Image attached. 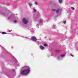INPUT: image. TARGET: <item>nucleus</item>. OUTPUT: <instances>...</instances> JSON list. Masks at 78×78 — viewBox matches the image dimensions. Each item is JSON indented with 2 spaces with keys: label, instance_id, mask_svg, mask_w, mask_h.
I'll list each match as a JSON object with an SVG mask.
<instances>
[{
  "label": "nucleus",
  "instance_id": "17",
  "mask_svg": "<svg viewBox=\"0 0 78 78\" xmlns=\"http://www.w3.org/2000/svg\"><path fill=\"white\" fill-rule=\"evenodd\" d=\"M34 12H36V10L35 9H34Z\"/></svg>",
  "mask_w": 78,
  "mask_h": 78
},
{
  "label": "nucleus",
  "instance_id": "18",
  "mask_svg": "<svg viewBox=\"0 0 78 78\" xmlns=\"http://www.w3.org/2000/svg\"><path fill=\"white\" fill-rule=\"evenodd\" d=\"M65 56V55H61V57H62V58L63 57H64V56Z\"/></svg>",
  "mask_w": 78,
  "mask_h": 78
},
{
  "label": "nucleus",
  "instance_id": "9",
  "mask_svg": "<svg viewBox=\"0 0 78 78\" xmlns=\"http://www.w3.org/2000/svg\"><path fill=\"white\" fill-rule=\"evenodd\" d=\"M14 17V15L12 14L10 16L8 17V19H11L12 18Z\"/></svg>",
  "mask_w": 78,
  "mask_h": 78
},
{
  "label": "nucleus",
  "instance_id": "4",
  "mask_svg": "<svg viewBox=\"0 0 78 78\" xmlns=\"http://www.w3.org/2000/svg\"><path fill=\"white\" fill-rule=\"evenodd\" d=\"M0 14H1L2 16H5L6 17H7L8 15V14H5L4 13H3L2 12H0Z\"/></svg>",
  "mask_w": 78,
  "mask_h": 78
},
{
  "label": "nucleus",
  "instance_id": "32",
  "mask_svg": "<svg viewBox=\"0 0 78 78\" xmlns=\"http://www.w3.org/2000/svg\"><path fill=\"white\" fill-rule=\"evenodd\" d=\"M55 17H58V15L55 16Z\"/></svg>",
  "mask_w": 78,
  "mask_h": 78
},
{
  "label": "nucleus",
  "instance_id": "33",
  "mask_svg": "<svg viewBox=\"0 0 78 78\" xmlns=\"http://www.w3.org/2000/svg\"><path fill=\"white\" fill-rule=\"evenodd\" d=\"M77 36H78V33L77 34Z\"/></svg>",
  "mask_w": 78,
  "mask_h": 78
},
{
  "label": "nucleus",
  "instance_id": "21",
  "mask_svg": "<svg viewBox=\"0 0 78 78\" xmlns=\"http://www.w3.org/2000/svg\"><path fill=\"white\" fill-rule=\"evenodd\" d=\"M63 23L64 24H66V21H64L63 22Z\"/></svg>",
  "mask_w": 78,
  "mask_h": 78
},
{
  "label": "nucleus",
  "instance_id": "31",
  "mask_svg": "<svg viewBox=\"0 0 78 78\" xmlns=\"http://www.w3.org/2000/svg\"><path fill=\"white\" fill-rule=\"evenodd\" d=\"M16 61V62H17V60H16V59H15V61Z\"/></svg>",
  "mask_w": 78,
  "mask_h": 78
},
{
  "label": "nucleus",
  "instance_id": "6",
  "mask_svg": "<svg viewBox=\"0 0 78 78\" xmlns=\"http://www.w3.org/2000/svg\"><path fill=\"white\" fill-rule=\"evenodd\" d=\"M31 40L33 41H37L36 38L34 36H33L31 37Z\"/></svg>",
  "mask_w": 78,
  "mask_h": 78
},
{
  "label": "nucleus",
  "instance_id": "28",
  "mask_svg": "<svg viewBox=\"0 0 78 78\" xmlns=\"http://www.w3.org/2000/svg\"><path fill=\"white\" fill-rule=\"evenodd\" d=\"M36 19H37L36 18H35L34 19V20H36Z\"/></svg>",
  "mask_w": 78,
  "mask_h": 78
},
{
  "label": "nucleus",
  "instance_id": "23",
  "mask_svg": "<svg viewBox=\"0 0 78 78\" xmlns=\"http://www.w3.org/2000/svg\"><path fill=\"white\" fill-rule=\"evenodd\" d=\"M72 9H73V10H74L75 9V8H74V7H72Z\"/></svg>",
  "mask_w": 78,
  "mask_h": 78
},
{
  "label": "nucleus",
  "instance_id": "1",
  "mask_svg": "<svg viewBox=\"0 0 78 78\" xmlns=\"http://www.w3.org/2000/svg\"><path fill=\"white\" fill-rule=\"evenodd\" d=\"M12 72L13 73H11L9 71L6 72V75L9 78H13L14 76L16 75V71L14 69H13Z\"/></svg>",
  "mask_w": 78,
  "mask_h": 78
},
{
  "label": "nucleus",
  "instance_id": "19",
  "mask_svg": "<svg viewBox=\"0 0 78 78\" xmlns=\"http://www.w3.org/2000/svg\"><path fill=\"white\" fill-rule=\"evenodd\" d=\"M51 11L52 12L55 11H56V10L55 9H51Z\"/></svg>",
  "mask_w": 78,
  "mask_h": 78
},
{
  "label": "nucleus",
  "instance_id": "34",
  "mask_svg": "<svg viewBox=\"0 0 78 78\" xmlns=\"http://www.w3.org/2000/svg\"><path fill=\"white\" fill-rule=\"evenodd\" d=\"M17 63H17V62H16V63L17 64Z\"/></svg>",
  "mask_w": 78,
  "mask_h": 78
},
{
  "label": "nucleus",
  "instance_id": "35",
  "mask_svg": "<svg viewBox=\"0 0 78 78\" xmlns=\"http://www.w3.org/2000/svg\"><path fill=\"white\" fill-rule=\"evenodd\" d=\"M11 31H12V30H11Z\"/></svg>",
  "mask_w": 78,
  "mask_h": 78
},
{
  "label": "nucleus",
  "instance_id": "22",
  "mask_svg": "<svg viewBox=\"0 0 78 78\" xmlns=\"http://www.w3.org/2000/svg\"><path fill=\"white\" fill-rule=\"evenodd\" d=\"M53 29H55V26L54 25L53 26Z\"/></svg>",
  "mask_w": 78,
  "mask_h": 78
},
{
  "label": "nucleus",
  "instance_id": "20",
  "mask_svg": "<svg viewBox=\"0 0 78 78\" xmlns=\"http://www.w3.org/2000/svg\"><path fill=\"white\" fill-rule=\"evenodd\" d=\"M2 34H7V33L5 32H2Z\"/></svg>",
  "mask_w": 78,
  "mask_h": 78
},
{
  "label": "nucleus",
  "instance_id": "16",
  "mask_svg": "<svg viewBox=\"0 0 78 78\" xmlns=\"http://www.w3.org/2000/svg\"><path fill=\"white\" fill-rule=\"evenodd\" d=\"M58 59V60H60V59H61V57H58L57 58Z\"/></svg>",
  "mask_w": 78,
  "mask_h": 78
},
{
  "label": "nucleus",
  "instance_id": "26",
  "mask_svg": "<svg viewBox=\"0 0 78 78\" xmlns=\"http://www.w3.org/2000/svg\"><path fill=\"white\" fill-rule=\"evenodd\" d=\"M37 26V28H39V27H38V26H39V24H38Z\"/></svg>",
  "mask_w": 78,
  "mask_h": 78
},
{
  "label": "nucleus",
  "instance_id": "24",
  "mask_svg": "<svg viewBox=\"0 0 78 78\" xmlns=\"http://www.w3.org/2000/svg\"><path fill=\"white\" fill-rule=\"evenodd\" d=\"M14 23H16V22H17V21L16 20H15L14 21Z\"/></svg>",
  "mask_w": 78,
  "mask_h": 78
},
{
  "label": "nucleus",
  "instance_id": "11",
  "mask_svg": "<svg viewBox=\"0 0 78 78\" xmlns=\"http://www.w3.org/2000/svg\"><path fill=\"white\" fill-rule=\"evenodd\" d=\"M40 48L41 49V50H44L45 48L44 47H43V46H40Z\"/></svg>",
  "mask_w": 78,
  "mask_h": 78
},
{
  "label": "nucleus",
  "instance_id": "30",
  "mask_svg": "<svg viewBox=\"0 0 78 78\" xmlns=\"http://www.w3.org/2000/svg\"><path fill=\"white\" fill-rule=\"evenodd\" d=\"M39 17H40V16H41V15L39 14L38 15Z\"/></svg>",
  "mask_w": 78,
  "mask_h": 78
},
{
  "label": "nucleus",
  "instance_id": "25",
  "mask_svg": "<svg viewBox=\"0 0 78 78\" xmlns=\"http://www.w3.org/2000/svg\"><path fill=\"white\" fill-rule=\"evenodd\" d=\"M70 55L71 56L73 57V55H71V54H70Z\"/></svg>",
  "mask_w": 78,
  "mask_h": 78
},
{
  "label": "nucleus",
  "instance_id": "13",
  "mask_svg": "<svg viewBox=\"0 0 78 78\" xmlns=\"http://www.w3.org/2000/svg\"><path fill=\"white\" fill-rule=\"evenodd\" d=\"M28 5L29 6H30V7H31V6H32V3H29Z\"/></svg>",
  "mask_w": 78,
  "mask_h": 78
},
{
  "label": "nucleus",
  "instance_id": "3",
  "mask_svg": "<svg viewBox=\"0 0 78 78\" xmlns=\"http://www.w3.org/2000/svg\"><path fill=\"white\" fill-rule=\"evenodd\" d=\"M23 22L24 23V24H27L28 22L25 18H23Z\"/></svg>",
  "mask_w": 78,
  "mask_h": 78
},
{
  "label": "nucleus",
  "instance_id": "27",
  "mask_svg": "<svg viewBox=\"0 0 78 78\" xmlns=\"http://www.w3.org/2000/svg\"><path fill=\"white\" fill-rule=\"evenodd\" d=\"M35 4H36V5H37V3L36 2H35Z\"/></svg>",
  "mask_w": 78,
  "mask_h": 78
},
{
  "label": "nucleus",
  "instance_id": "12",
  "mask_svg": "<svg viewBox=\"0 0 78 78\" xmlns=\"http://www.w3.org/2000/svg\"><path fill=\"white\" fill-rule=\"evenodd\" d=\"M30 31H32V33H34V30L33 29H31L30 30Z\"/></svg>",
  "mask_w": 78,
  "mask_h": 78
},
{
  "label": "nucleus",
  "instance_id": "5",
  "mask_svg": "<svg viewBox=\"0 0 78 78\" xmlns=\"http://www.w3.org/2000/svg\"><path fill=\"white\" fill-rule=\"evenodd\" d=\"M39 23V25H43V20H40Z\"/></svg>",
  "mask_w": 78,
  "mask_h": 78
},
{
  "label": "nucleus",
  "instance_id": "29",
  "mask_svg": "<svg viewBox=\"0 0 78 78\" xmlns=\"http://www.w3.org/2000/svg\"><path fill=\"white\" fill-rule=\"evenodd\" d=\"M53 5L54 6H55L56 5V4H54Z\"/></svg>",
  "mask_w": 78,
  "mask_h": 78
},
{
  "label": "nucleus",
  "instance_id": "14",
  "mask_svg": "<svg viewBox=\"0 0 78 78\" xmlns=\"http://www.w3.org/2000/svg\"><path fill=\"white\" fill-rule=\"evenodd\" d=\"M44 47H47L48 46V44H44Z\"/></svg>",
  "mask_w": 78,
  "mask_h": 78
},
{
  "label": "nucleus",
  "instance_id": "7",
  "mask_svg": "<svg viewBox=\"0 0 78 78\" xmlns=\"http://www.w3.org/2000/svg\"><path fill=\"white\" fill-rule=\"evenodd\" d=\"M55 11L56 13H57V14H58V13H59V12H61V9H58L57 10H55Z\"/></svg>",
  "mask_w": 78,
  "mask_h": 78
},
{
  "label": "nucleus",
  "instance_id": "10",
  "mask_svg": "<svg viewBox=\"0 0 78 78\" xmlns=\"http://www.w3.org/2000/svg\"><path fill=\"white\" fill-rule=\"evenodd\" d=\"M2 49V52L3 53H5V51H6V50H5V49L4 48H3V47L1 46Z\"/></svg>",
  "mask_w": 78,
  "mask_h": 78
},
{
  "label": "nucleus",
  "instance_id": "15",
  "mask_svg": "<svg viewBox=\"0 0 78 78\" xmlns=\"http://www.w3.org/2000/svg\"><path fill=\"white\" fill-rule=\"evenodd\" d=\"M58 2L59 3H62V0H58Z\"/></svg>",
  "mask_w": 78,
  "mask_h": 78
},
{
  "label": "nucleus",
  "instance_id": "8",
  "mask_svg": "<svg viewBox=\"0 0 78 78\" xmlns=\"http://www.w3.org/2000/svg\"><path fill=\"white\" fill-rule=\"evenodd\" d=\"M55 53H61L62 51V50H56L55 51Z\"/></svg>",
  "mask_w": 78,
  "mask_h": 78
},
{
  "label": "nucleus",
  "instance_id": "2",
  "mask_svg": "<svg viewBox=\"0 0 78 78\" xmlns=\"http://www.w3.org/2000/svg\"><path fill=\"white\" fill-rule=\"evenodd\" d=\"M24 69H24L22 71V72H21V74H22V75H27V74H28L30 71V68L28 67V66H24Z\"/></svg>",
  "mask_w": 78,
  "mask_h": 78
}]
</instances>
